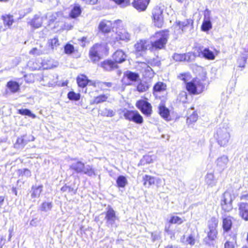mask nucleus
<instances>
[{
  "mask_svg": "<svg viewBox=\"0 0 248 248\" xmlns=\"http://www.w3.org/2000/svg\"><path fill=\"white\" fill-rule=\"evenodd\" d=\"M43 80L46 82L45 85L49 87L55 86L58 82L57 75L50 74L47 76H44Z\"/></svg>",
  "mask_w": 248,
  "mask_h": 248,
  "instance_id": "f3484780",
  "label": "nucleus"
},
{
  "mask_svg": "<svg viewBox=\"0 0 248 248\" xmlns=\"http://www.w3.org/2000/svg\"><path fill=\"white\" fill-rule=\"evenodd\" d=\"M149 89L148 85L145 82H140L137 87V90L139 92H144Z\"/></svg>",
  "mask_w": 248,
  "mask_h": 248,
  "instance_id": "37998d69",
  "label": "nucleus"
},
{
  "mask_svg": "<svg viewBox=\"0 0 248 248\" xmlns=\"http://www.w3.org/2000/svg\"><path fill=\"white\" fill-rule=\"evenodd\" d=\"M232 226V221L230 217L224 218L223 219V228L225 232L229 231Z\"/></svg>",
  "mask_w": 248,
  "mask_h": 248,
  "instance_id": "2f4dec72",
  "label": "nucleus"
},
{
  "mask_svg": "<svg viewBox=\"0 0 248 248\" xmlns=\"http://www.w3.org/2000/svg\"><path fill=\"white\" fill-rule=\"evenodd\" d=\"M229 159L227 156L223 155L218 157L216 161L217 170L220 171L224 170L227 167Z\"/></svg>",
  "mask_w": 248,
  "mask_h": 248,
  "instance_id": "4468645a",
  "label": "nucleus"
},
{
  "mask_svg": "<svg viewBox=\"0 0 248 248\" xmlns=\"http://www.w3.org/2000/svg\"><path fill=\"white\" fill-rule=\"evenodd\" d=\"M210 15V11L206 10L204 12V19L201 26V30L203 31H207L212 28Z\"/></svg>",
  "mask_w": 248,
  "mask_h": 248,
  "instance_id": "f8f14e48",
  "label": "nucleus"
},
{
  "mask_svg": "<svg viewBox=\"0 0 248 248\" xmlns=\"http://www.w3.org/2000/svg\"><path fill=\"white\" fill-rule=\"evenodd\" d=\"M131 35L125 29H122L117 31L114 38V42L115 43L119 40L128 42L130 40Z\"/></svg>",
  "mask_w": 248,
  "mask_h": 248,
  "instance_id": "9b49d317",
  "label": "nucleus"
},
{
  "mask_svg": "<svg viewBox=\"0 0 248 248\" xmlns=\"http://www.w3.org/2000/svg\"><path fill=\"white\" fill-rule=\"evenodd\" d=\"M2 19L3 21V24L6 26H8V28H11V26L14 22V17L10 15H6L2 16Z\"/></svg>",
  "mask_w": 248,
  "mask_h": 248,
  "instance_id": "a878e982",
  "label": "nucleus"
},
{
  "mask_svg": "<svg viewBox=\"0 0 248 248\" xmlns=\"http://www.w3.org/2000/svg\"><path fill=\"white\" fill-rule=\"evenodd\" d=\"M125 54L121 50H118L114 53L112 56L115 63H122L126 59Z\"/></svg>",
  "mask_w": 248,
  "mask_h": 248,
  "instance_id": "a211bd4d",
  "label": "nucleus"
},
{
  "mask_svg": "<svg viewBox=\"0 0 248 248\" xmlns=\"http://www.w3.org/2000/svg\"><path fill=\"white\" fill-rule=\"evenodd\" d=\"M215 137L220 146H227L231 138L229 129L224 127L219 128L217 130Z\"/></svg>",
  "mask_w": 248,
  "mask_h": 248,
  "instance_id": "f03ea898",
  "label": "nucleus"
},
{
  "mask_svg": "<svg viewBox=\"0 0 248 248\" xmlns=\"http://www.w3.org/2000/svg\"><path fill=\"white\" fill-rule=\"evenodd\" d=\"M248 55L247 53L242 54L237 60V63L239 67L244 68L246 63Z\"/></svg>",
  "mask_w": 248,
  "mask_h": 248,
  "instance_id": "c9c22d12",
  "label": "nucleus"
},
{
  "mask_svg": "<svg viewBox=\"0 0 248 248\" xmlns=\"http://www.w3.org/2000/svg\"><path fill=\"white\" fill-rule=\"evenodd\" d=\"M159 113L160 116L164 119L167 120L170 116V111L164 106H160L159 107Z\"/></svg>",
  "mask_w": 248,
  "mask_h": 248,
  "instance_id": "473e14b6",
  "label": "nucleus"
},
{
  "mask_svg": "<svg viewBox=\"0 0 248 248\" xmlns=\"http://www.w3.org/2000/svg\"><path fill=\"white\" fill-rule=\"evenodd\" d=\"M42 186H32V192L31 193V197L33 198H38L40 196L41 193L42 191Z\"/></svg>",
  "mask_w": 248,
  "mask_h": 248,
  "instance_id": "4c0bfd02",
  "label": "nucleus"
},
{
  "mask_svg": "<svg viewBox=\"0 0 248 248\" xmlns=\"http://www.w3.org/2000/svg\"><path fill=\"white\" fill-rule=\"evenodd\" d=\"M48 43L52 49H56L60 45L58 38L54 37L52 39L48 40Z\"/></svg>",
  "mask_w": 248,
  "mask_h": 248,
  "instance_id": "c03bdc74",
  "label": "nucleus"
},
{
  "mask_svg": "<svg viewBox=\"0 0 248 248\" xmlns=\"http://www.w3.org/2000/svg\"><path fill=\"white\" fill-rule=\"evenodd\" d=\"M116 183L118 187L124 188L127 184L128 182L125 176L120 175L118 177Z\"/></svg>",
  "mask_w": 248,
  "mask_h": 248,
  "instance_id": "72a5a7b5",
  "label": "nucleus"
},
{
  "mask_svg": "<svg viewBox=\"0 0 248 248\" xmlns=\"http://www.w3.org/2000/svg\"><path fill=\"white\" fill-rule=\"evenodd\" d=\"M154 184H155L157 187H159L162 185V180L159 178L154 177Z\"/></svg>",
  "mask_w": 248,
  "mask_h": 248,
  "instance_id": "e2e57ef3",
  "label": "nucleus"
},
{
  "mask_svg": "<svg viewBox=\"0 0 248 248\" xmlns=\"http://www.w3.org/2000/svg\"><path fill=\"white\" fill-rule=\"evenodd\" d=\"M198 118L197 113L195 111H193L192 113L188 116L186 122L187 123H194L197 121Z\"/></svg>",
  "mask_w": 248,
  "mask_h": 248,
  "instance_id": "de8ad7c7",
  "label": "nucleus"
},
{
  "mask_svg": "<svg viewBox=\"0 0 248 248\" xmlns=\"http://www.w3.org/2000/svg\"><path fill=\"white\" fill-rule=\"evenodd\" d=\"M81 173L86 174L90 177L95 175L93 169L91 166L89 165H85V168L83 169V171Z\"/></svg>",
  "mask_w": 248,
  "mask_h": 248,
  "instance_id": "58836bf2",
  "label": "nucleus"
},
{
  "mask_svg": "<svg viewBox=\"0 0 248 248\" xmlns=\"http://www.w3.org/2000/svg\"><path fill=\"white\" fill-rule=\"evenodd\" d=\"M238 214L245 221H248V202H240L237 204Z\"/></svg>",
  "mask_w": 248,
  "mask_h": 248,
  "instance_id": "9d476101",
  "label": "nucleus"
},
{
  "mask_svg": "<svg viewBox=\"0 0 248 248\" xmlns=\"http://www.w3.org/2000/svg\"><path fill=\"white\" fill-rule=\"evenodd\" d=\"M56 14H52L51 16L49 15V24L52 22H53L56 19Z\"/></svg>",
  "mask_w": 248,
  "mask_h": 248,
  "instance_id": "338daca9",
  "label": "nucleus"
},
{
  "mask_svg": "<svg viewBox=\"0 0 248 248\" xmlns=\"http://www.w3.org/2000/svg\"><path fill=\"white\" fill-rule=\"evenodd\" d=\"M195 240L192 234H190L187 238L186 243L190 244V245H194L195 244Z\"/></svg>",
  "mask_w": 248,
  "mask_h": 248,
  "instance_id": "bf43d9fd",
  "label": "nucleus"
},
{
  "mask_svg": "<svg viewBox=\"0 0 248 248\" xmlns=\"http://www.w3.org/2000/svg\"><path fill=\"white\" fill-rule=\"evenodd\" d=\"M105 214L107 226L111 228H116L117 227L116 221L118 220V217L116 216L115 211L111 207H108Z\"/></svg>",
  "mask_w": 248,
  "mask_h": 248,
  "instance_id": "20e7f679",
  "label": "nucleus"
},
{
  "mask_svg": "<svg viewBox=\"0 0 248 248\" xmlns=\"http://www.w3.org/2000/svg\"><path fill=\"white\" fill-rule=\"evenodd\" d=\"M136 107L141 113L147 117H150L152 113V106L147 101L140 99L137 101Z\"/></svg>",
  "mask_w": 248,
  "mask_h": 248,
  "instance_id": "0eeeda50",
  "label": "nucleus"
},
{
  "mask_svg": "<svg viewBox=\"0 0 248 248\" xmlns=\"http://www.w3.org/2000/svg\"><path fill=\"white\" fill-rule=\"evenodd\" d=\"M43 19L38 15H35L34 18L30 22L31 26L35 28H38L41 27Z\"/></svg>",
  "mask_w": 248,
  "mask_h": 248,
  "instance_id": "bb28decb",
  "label": "nucleus"
},
{
  "mask_svg": "<svg viewBox=\"0 0 248 248\" xmlns=\"http://www.w3.org/2000/svg\"><path fill=\"white\" fill-rule=\"evenodd\" d=\"M135 48L137 55H141L148 48L150 49V42L141 40L135 45Z\"/></svg>",
  "mask_w": 248,
  "mask_h": 248,
  "instance_id": "1a4fd4ad",
  "label": "nucleus"
},
{
  "mask_svg": "<svg viewBox=\"0 0 248 248\" xmlns=\"http://www.w3.org/2000/svg\"><path fill=\"white\" fill-rule=\"evenodd\" d=\"M184 220V219L179 217L172 216L169 220V222L173 224H180L182 223Z\"/></svg>",
  "mask_w": 248,
  "mask_h": 248,
  "instance_id": "09e8293b",
  "label": "nucleus"
},
{
  "mask_svg": "<svg viewBox=\"0 0 248 248\" xmlns=\"http://www.w3.org/2000/svg\"><path fill=\"white\" fill-rule=\"evenodd\" d=\"M74 190V189L73 188L66 185H64L61 188V191L62 192L68 191L69 192H70Z\"/></svg>",
  "mask_w": 248,
  "mask_h": 248,
  "instance_id": "0e129e2a",
  "label": "nucleus"
},
{
  "mask_svg": "<svg viewBox=\"0 0 248 248\" xmlns=\"http://www.w3.org/2000/svg\"><path fill=\"white\" fill-rule=\"evenodd\" d=\"M67 97L71 100L78 101L80 99V94L73 91H70L68 93Z\"/></svg>",
  "mask_w": 248,
  "mask_h": 248,
  "instance_id": "79ce46f5",
  "label": "nucleus"
},
{
  "mask_svg": "<svg viewBox=\"0 0 248 248\" xmlns=\"http://www.w3.org/2000/svg\"><path fill=\"white\" fill-rule=\"evenodd\" d=\"M7 86L11 92L15 93L17 92L19 89V84L14 81H10L7 84Z\"/></svg>",
  "mask_w": 248,
  "mask_h": 248,
  "instance_id": "7c9ffc66",
  "label": "nucleus"
},
{
  "mask_svg": "<svg viewBox=\"0 0 248 248\" xmlns=\"http://www.w3.org/2000/svg\"><path fill=\"white\" fill-rule=\"evenodd\" d=\"M28 66L33 70H38L41 68V66L33 61H30L28 63Z\"/></svg>",
  "mask_w": 248,
  "mask_h": 248,
  "instance_id": "5fc2aeb1",
  "label": "nucleus"
},
{
  "mask_svg": "<svg viewBox=\"0 0 248 248\" xmlns=\"http://www.w3.org/2000/svg\"><path fill=\"white\" fill-rule=\"evenodd\" d=\"M99 29L103 32H108L112 28V23L108 20H103L99 25Z\"/></svg>",
  "mask_w": 248,
  "mask_h": 248,
  "instance_id": "6ab92c4d",
  "label": "nucleus"
},
{
  "mask_svg": "<svg viewBox=\"0 0 248 248\" xmlns=\"http://www.w3.org/2000/svg\"><path fill=\"white\" fill-rule=\"evenodd\" d=\"M123 112L124 116L127 120L138 124H141L143 122V117L137 110H124Z\"/></svg>",
  "mask_w": 248,
  "mask_h": 248,
  "instance_id": "423d86ee",
  "label": "nucleus"
},
{
  "mask_svg": "<svg viewBox=\"0 0 248 248\" xmlns=\"http://www.w3.org/2000/svg\"><path fill=\"white\" fill-rule=\"evenodd\" d=\"M163 8L160 6H156L153 10L152 15L155 25L158 28H161L163 23Z\"/></svg>",
  "mask_w": 248,
  "mask_h": 248,
  "instance_id": "6e6552de",
  "label": "nucleus"
},
{
  "mask_svg": "<svg viewBox=\"0 0 248 248\" xmlns=\"http://www.w3.org/2000/svg\"><path fill=\"white\" fill-rule=\"evenodd\" d=\"M193 20L188 19L184 21H176L175 25L174 32L176 34H181L190 30L193 26Z\"/></svg>",
  "mask_w": 248,
  "mask_h": 248,
  "instance_id": "7ed1b4c3",
  "label": "nucleus"
},
{
  "mask_svg": "<svg viewBox=\"0 0 248 248\" xmlns=\"http://www.w3.org/2000/svg\"><path fill=\"white\" fill-rule=\"evenodd\" d=\"M18 171L20 174L22 175H24L27 177H30L31 175V172L30 170L27 169L19 170Z\"/></svg>",
  "mask_w": 248,
  "mask_h": 248,
  "instance_id": "4d7b16f0",
  "label": "nucleus"
},
{
  "mask_svg": "<svg viewBox=\"0 0 248 248\" xmlns=\"http://www.w3.org/2000/svg\"><path fill=\"white\" fill-rule=\"evenodd\" d=\"M77 81L79 87L83 88L87 85L89 80L86 76L81 75L77 78Z\"/></svg>",
  "mask_w": 248,
  "mask_h": 248,
  "instance_id": "cd10ccee",
  "label": "nucleus"
},
{
  "mask_svg": "<svg viewBox=\"0 0 248 248\" xmlns=\"http://www.w3.org/2000/svg\"><path fill=\"white\" fill-rule=\"evenodd\" d=\"M70 169L73 170L77 173H81L85 168V164L80 161H78L75 163H72L70 166Z\"/></svg>",
  "mask_w": 248,
  "mask_h": 248,
  "instance_id": "aec40b11",
  "label": "nucleus"
},
{
  "mask_svg": "<svg viewBox=\"0 0 248 248\" xmlns=\"http://www.w3.org/2000/svg\"><path fill=\"white\" fill-rule=\"evenodd\" d=\"M18 113L22 115H26L32 118H36V115L31 113L30 110L28 109H21L18 110Z\"/></svg>",
  "mask_w": 248,
  "mask_h": 248,
  "instance_id": "49530a36",
  "label": "nucleus"
},
{
  "mask_svg": "<svg viewBox=\"0 0 248 248\" xmlns=\"http://www.w3.org/2000/svg\"><path fill=\"white\" fill-rule=\"evenodd\" d=\"M150 0H134L132 2L133 6L138 11H145Z\"/></svg>",
  "mask_w": 248,
  "mask_h": 248,
  "instance_id": "2eb2a0df",
  "label": "nucleus"
},
{
  "mask_svg": "<svg viewBox=\"0 0 248 248\" xmlns=\"http://www.w3.org/2000/svg\"><path fill=\"white\" fill-rule=\"evenodd\" d=\"M187 55L186 54L175 53L173 56V59L176 62H182L187 61Z\"/></svg>",
  "mask_w": 248,
  "mask_h": 248,
  "instance_id": "a19ab883",
  "label": "nucleus"
},
{
  "mask_svg": "<svg viewBox=\"0 0 248 248\" xmlns=\"http://www.w3.org/2000/svg\"><path fill=\"white\" fill-rule=\"evenodd\" d=\"M41 210L43 211L47 212L52 208V204L51 202H43L41 206Z\"/></svg>",
  "mask_w": 248,
  "mask_h": 248,
  "instance_id": "603ef678",
  "label": "nucleus"
},
{
  "mask_svg": "<svg viewBox=\"0 0 248 248\" xmlns=\"http://www.w3.org/2000/svg\"><path fill=\"white\" fill-rule=\"evenodd\" d=\"M217 180L215 178L213 173H208L205 176V183L209 186H214L217 184Z\"/></svg>",
  "mask_w": 248,
  "mask_h": 248,
  "instance_id": "b1692460",
  "label": "nucleus"
},
{
  "mask_svg": "<svg viewBox=\"0 0 248 248\" xmlns=\"http://www.w3.org/2000/svg\"><path fill=\"white\" fill-rule=\"evenodd\" d=\"M101 66L106 71H111L117 68V65L111 60L105 61L101 62Z\"/></svg>",
  "mask_w": 248,
  "mask_h": 248,
  "instance_id": "412c9836",
  "label": "nucleus"
},
{
  "mask_svg": "<svg viewBox=\"0 0 248 248\" xmlns=\"http://www.w3.org/2000/svg\"><path fill=\"white\" fill-rule=\"evenodd\" d=\"M124 77H126L130 81H136L139 78V75L130 71H127L124 73Z\"/></svg>",
  "mask_w": 248,
  "mask_h": 248,
  "instance_id": "c756f323",
  "label": "nucleus"
},
{
  "mask_svg": "<svg viewBox=\"0 0 248 248\" xmlns=\"http://www.w3.org/2000/svg\"><path fill=\"white\" fill-rule=\"evenodd\" d=\"M155 158V156L154 155H145L141 160V163L143 164H144L145 163L150 164L153 162Z\"/></svg>",
  "mask_w": 248,
  "mask_h": 248,
  "instance_id": "ea45409f",
  "label": "nucleus"
},
{
  "mask_svg": "<svg viewBox=\"0 0 248 248\" xmlns=\"http://www.w3.org/2000/svg\"><path fill=\"white\" fill-rule=\"evenodd\" d=\"M74 50V46L70 44H67L64 47V52L66 54H71Z\"/></svg>",
  "mask_w": 248,
  "mask_h": 248,
  "instance_id": "6e6d98bb",
  "label": "nucleus"
},
{
  "mask_svg": "<svg viewBox=\"0 0 248 248\" xmlns=\"http://www.w3.org/2000/svg\"><path fill=\"white\" fill-rule=\"evenodd\" d=\"M186 88L187 91L191 94H196L197 87L195 84L193 82H187L186 84Z\"/></svg>",
  "mask_w": 248,
  "mask_h": 248,
  "instance_id": "e433bc0d",
  "label": "nucleus"
},
{
  "mask_svg": "<svg viewBox=\"0 0 248 248\" xmlns=\"http://www.w3.org/2000/svg\"><path fill=\"white\" fill-rule=\"evenodd\" d=\"M215 223V229H216V228L217 226V221L216 219L215 218H212L208 222V227L209 230H211L212 229V227L214 225V223Z\"/></svg>",
  "mask_w": 248,
  "mask_h": 248,
  "instance_id": "052dcab7",
  "label": "nucleus"
},
{
  "mask_svg": "<svg viewBox=\"0 0 248 248\" xmlns=\"http://www.w3.org/2000/svg\"><path fill=\"white\" fill-rule=\"evenodd\" d=\"M180 96L185 98V99L184 100H182V101L183 102L186 101V92H182V93H180Z\"/></svg>",
  "mask_w": 248,
  "mask_h": 248,
  "instance_id": "774afa93",
  "label": "nucleus"
},
{
  "mask_svg": "<svg viewBox=\"0 0 248 248\" xmlns=\"http://www.w3.org/2000/svg\"><path fill=\"white\" fill-rule=\"evenodd\" d=\"M117 4L119 5L121 7H125L130 5L129 0H113Z\"/></svg>",
  "mask_w": 248,
  "mask_h": 248,
  "instance_id": "864d4df0",
  "label": "nucleus"
},
{
  "mask_svg": "<svg viewBox=\"0 0 248 248\" xmlns=\"http://www.w3.org/2000/svg\"><path fill=\"white\" fill-rule=\"evenodd\" d=\"M108 96L106 94H101L94 97L91 104H98L103 103L107 101V100L108 99Z\"/></svg>",
  "mask_w": 248,
  "mask_h": 248,
  "instance_id": "f704fd0d",
  "label": "nucleus"
},
{
  "mask_svg": "<svg viewBox=\"0 0 248 248\" xmlns=\"http://www.w3.org/2000/svg\"><path fill=\"white\" fill-rule=\"evenodd\" d=\"M233 197L229 191H225L221 197V206L225 212H230L232 209Z\"/></svg>",
  "mask_w": 248,
  "mask_h": 248,
  "instance_id": "39448f33",
  "label": "nucleus"
},
{
  "mask_svg": "<svg viewBox=\"0 0 248 248\" xmlns=\"http://www.w3.org/2000/svg\"><path fill=\"white\" fill-rule=\"evenodd\" d=\"M142 64V67L143 69H144L143 76L149 78H152L155 75V73L153 69L146 63H144Z\"/></svg>",
  "mask_w": 248,
  "mask_h": 248,
  "instance_id": "5701e85b",
  "label": "nucleus"
},
{
  "mask_svg": "<svg viewBox=\"0 0 248 248\" xmlns=\"http://www.w3.org/2000/svg\"><path fill=\"white\" fill-rule=\"evenodd\" d=\"M241 201H248V193L244 192L240 197Z\"/></svg>",
  "mask_w": 248,
  "mask_h": 248,
  "instance_id": "69168bd1",
  "label": "nucleus"
},
{
  "mask_svg": "<svg viewBox=\"0 0 248 248\" xmlns=\"http://www.w3.org/2000/svg\"><path fill=\"white\" fill-rule=\"evenodd\" d=\"M102 49V46L100 44H96L94 45L90 50V57L92 61L93 62H98L100 59V56L98 52Z\"/></svg>",
  "mask_w": 248,
  "mask_h": 248,
  "instance_id": "ddd939ff",
  "label": "nucleus"
},
{
  "mask_svg": "<svg viewBox=\"0 0 248 248\" xmlns=\"http://www.w3.org/2000/svg\"><path fill=\"white\" fill-rule=\"evenodd\" d=\"M236 243V235L233 234L230 236V238L228 239L224 244L225 248H234V245Z\"/></svg>",
  "mask_w": 248,
  "mask_h": 248,
  "instance_id": "393cba45",
  "label": "nucleus"
},
{
  "mask_svg": "<svg viewBox=\"0 0 248 248\" xmlns=\"http://www.w3.org/2000/svg\"><path fill=\"white\" fill-rule=\"evenodd\" d=\"M154 177L149 175H145L142 177V181L143 182V185L145 187H149L152 185L154 184Z\"/></svg>",
  "mask_w": 248,
  "mask_h": 248,
  "instance_id": "c85d7f7f",
  "label": "nucleus"
},
{
  "mask_svg": "<svg viewBox=\"0 0 248 248\" xmlns=\"http://www.w3.org/2000/svg\"><path fill=\"white\" fill-rule=\"evenodd\" d=\"M81 13V9L79 5L75 4L72 8L69 16L72 18H75L80 16Z\"/></svg>",
  "mask_w": 248,
  "mask_h": 248,
  "instance_id": "4be33fe9",
  "label": "nucleus"
},
{
  "mask_svg": "<svg viewBox=\"0 0 248 248\" xmlns=\"http://www.w3.org/2000/svg\"><path fill=\"white\" fill-rule=\"evenodd\" d=\"M160 238V234L156 232H152L151 238L153 242L159 239Z\"/></svg>",
  "mask_w": 248,
  "mask_h": 248,
  "instance_id": "680f3d73",
  "label": "nucleus"
},
{
  "mask_svg": "<svg viewBox=\"0 0 248 248\" xmlns=\"http://www.w3.org/2000/svg\"><path fill=\"white\" fill-rule=\"evenodd\" d=\"M30 54L32 55H40L43 54L42 50L38 49L37 48H33L30 51Z\"/></svg>",
  "mask_w": 248,
  "mask_h": 248,
  "instance_id": "13d9d810",
  "label": "nucleus"
},
{
  "mask_svg": "<svg viewBox=\"0 0 248 248\" xmlns=\"http://www.w3.org/2000/svg\"><path fill=\"white\" fill-rule=\"evenodd\" d=\"M166 86L162 82H157L154 86V91L155 92H161L165 89Z\"/></svg>",
  "mask_w": 248,
  "mask_h": 248,
  "instance_id": "3c124183",
  "label": "nucleus"
},
{
  "mask_svg": "<svg viewBox=\"0 0 248 248\" xmlns=\"http://www.w3.org/2000/svg\"><path fill=\"white\" fill-rule=\"evenodd\" d=\"M214 225L212 227V229L209 230V232H208L207 236L209 239L210 240H214L216 237V235L217 234V232L216 229H215V223H214Z\"/></svg>",
  "mask_w": 248,
  "mask_h": 248,
  "instance_id": "a18cd8bd",
  "label": "nucleus"
},
{
  "mask_svg": "<svg viewBox=\"0 0 248 248\" xmlns=\"http://www.w3.org/2000/svg\"><path fill=\"white\" fill-rule=\"evenodd\" d=\"M100 114L103 116L112 117L115 115V112L111 109L105 108L101 111Z\"/></svg>",
  "mask_w": 248,
  "mask_h": 248,
  "instance_id": "8fccbe9b",
  "label": "nucleus"
},
{
  "mask_svg": "<svg viewBox=\"0 0 248 248\" xmlns=\"http://www.w3.org/2000/svg\"><path fill=\"white\" fill-rule=\"evenodd\" d=\"M217 53L218 51L217 50H215V52H214L210 50L209 48L201 49V54L202 57L208 60H214Z\"/></svg>",
  "mask_w": 248,
  "mask_h": 248,
  "instance_id": "dca6fc26",
  "label": "nucleus"
},
{
  "mask_svg": "<svg viewBox=\"0 0 248 248\" xmlns=\"http://www.w3.org/2000/svg\"><path fill=\"white\" fill-rule=\"evenodd\" d=\"M168 31H162L155 34L150 43V49H161L165 47L169 38Z\"/></svg>",
  "mask_w": 248,
  "mask_h": 248,
  "instance_id": "f257e3e1",
  "label": "nucleus"
}]
</instances>
